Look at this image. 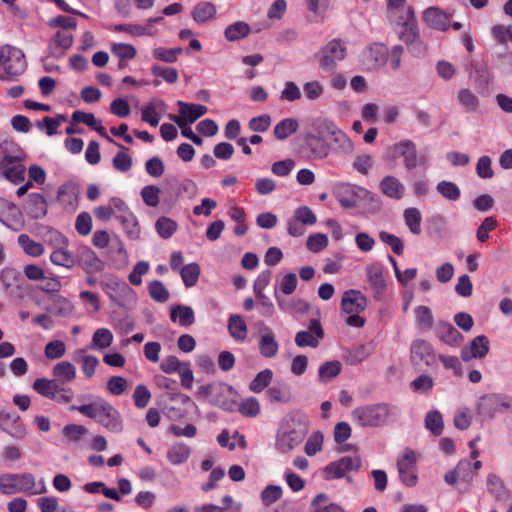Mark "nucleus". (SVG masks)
Here are the masks:
<instances>
[{
  "label": "nucleus",
  "instance_id": "2",
  "mask_svg": "<svg viewBox=\"0 0 512 512\" xmlns=\"http://www.w3.org/2000/svg\"><path fill=\"white\" fill-rule=\"evenodd\" d=\"M70 409L94 419L112 433H119L123 429L120 413L108 401L101 397H92L90 403L79 406L72 405Z\"/></svg>",
  "mask_w": 512,
  "mask_h": 512
},
{
  "label": "nucleus",
  "instance_id": "25",
  "mask_svg": "<svg viewBox=\"0 0 512 512\" xmlns=\"http://www.w3.org/2000/svg\"><path fill=\"white\" fill-rule=\"evenodd\" d=\"M489 352V339L485 335L476 336L469 345L461 349V358L464 362L472 359H483Z\"/></svg>",
  "mask_w": 512,
  "mask_h": 512
},
{
  "label": "nucleus",
  "instance_id": "21",
  "mask_svg": "<svg viewBox=\"0 0 512 512\" xmlns=\"http://www.w3.org/2000/svg\"><path fill=\"white\" fill-rule=\"evenodd\" d=\"M0 221L15 232L24 228L23 215L19 208L4 199H0Z\"/></svg>",
  "mask_w": 512,
  "mask_h": 512
},
{
  "label": "nucleus",
  "instance_id": "53",
  "mask_svg": "<svg viewBox=\"0 0 512 512\" xmlns=\"http://www.w3.org/2000/svg\"><path fill=\"white\" fill-rule=\"evenodd\" d=\"M216 13L215 6L210 2H201L193 10V18L198 23L212 19Z\"/></svg>",
  "mask_w": 512,
  "mask_h": 512
},
{
  "label": "nucleus",
  "instance_id": "32",
  "mask_svg": "<svg viewBox=\"0 0 512 512\" xmlns=\"http://www.w3.org/2000/svg\"><path fill=\"white\" fill-rule=\"evenodd\" d=\"M279 350V344L275 339L273 331L264 326L261 330V336L259 340V351L265 358H273L277 355Z\"/></svg>",
  "mask_w": 512,
  "mask_h": 512
},
{
  "label": "nucleus",
  "instance_id": "24",
  "mask_svg": "<svg viewBox=\"0 0 512 512\" xmlns=\"http://www.w3.org/2000/svg\"><path fill=\"white\" fill-rule=\"evenodd\" d=\"M63 441L70 447H84L91 437L90 431L80 424H67L62 429Z\"/></svg>",
  "mask_w": 512,
  "mask_h": 512
},
{
  "label": "nucleus",
  "instance_id": "59",
  "mask_svg": "<svg viewBox=\"0 0 512 512\" xmlns=\"http://www.w3.org/2000/svg\"><path fill=\"white\" fill-rule=\"evenodd\" d=\"M118 146L122 149V151L118 152L114 158H113V161H112V164H113V167L122 172V173H125V172H128L131 167H132V159L131 157L127 154V148L118 144Z\"/></svg>",
  "mask_w": 512,
  "mask_h": 512
},
{
  "label": "nucleus",
  "instance_id": "55",
  "mask_svg": "<svg viewBox=\"0 0 512 512\" xmlns=\"http://www.w3.org/2000/svg\"><path fill=\"white\" fill-rule=\"evenodd\" d=\"M276 282L275 290H277V293L279 294L280 291L285 295L292 294L296 290L298 284L297 277L294 273H288L282 278L277 279ZM275 292L276 291H274V293Z\"/></svg>",
  "mask_w": 512,
  "mask_h": 512
},
{
  "label": "nucleus",
  "instance_id": "10",
  "mask_svg": "<svg viewBox=\"0 0 512 512\" xmlns=\"http://www.w3.org/2000/svg\"><path fill=\"white\" fill-rule=\"evenodd\" d=\"M393 159L403 158L407 170L416 168L424 162V157H418L417 148L414 142L409 139L401 140L389 148Z\"/></svg>",
  "mask_w": 512,
  "mask_h": 512
},
{
  "label": "nucleus",
  "instance_id": "29",
  "mask_svg": "<svg viewBox=\"0 0 512 512\" xmlns=\"http://www.w3.org/2000/svg\"><path fill=\"white\" fill-rule=\"evenodd\" d=\"M79 194V185L73 181H67L58 188L57 200L64 208L74 211L78 205Z\"/></svg>",
  "mask_w": 512,
  "mask_h": 512
},
{
  "label": "nucleus",
  "instance_id": "23",
  "mask_svg": "<svg viewBox=\"0 0 512 512\" xmlns=\"http://www.w3.org/2000/svg\"><path fill=\"white\" fill-rule=\"evenodd\" d=\"M387 18L395 29H403L405 32H414L417 28L414 10L410 5L399 10L388 12Z\"/></svg>",
  "mask_w": 512,
  "mask_h": 512
},
{
  "label": "nucleus",
  "instance_id": "52",
  "mask_svg": "<svg viewBox=\"0 0 512 512\" xmlns=\"http://www.w3.org/2000/svg\"><path fill=\"white\" fill-rule=\"evenodd\" d=\"M228 330L235 340H244L247 336V326L239 315H232L229 318Z\"/></svg>",
  "mask_w": 512,
  "mask_h": 512
},
{
  "label": "nucleus",
  "instance_id": "51",
  "mask_svg": "<svg viewBox=\"0 0 512 512\" xmlns=\"http://www.w3.org/2000/svg\"><path fill=\"white\" fill-rule=\"evenodd\" d=\"M50 260L53 264L65 268H72L75 265L73 255L65 248L59 246L50 255Z\"/></svg>",
  "mask_w": 512,
  "mask_h": 512
},
{
  "label": "nucleus",
  "instance_id": "4",
  "mask_svg": "<svg viewBox=\"0 0 512 512\" xmlns=\"http://www.w3.org/2000/svg\"><path fill=\"white\" fill-rule=\"evenodd\" d=\"M318 118L312 120L308 131L304 135L303 149L307 153V157L313 160H321L326 158L331 151V144L326 140V133H321L316 128Z\"/></svg>",
  "mask_w": 512,
  "mask_h": 512
},
{
  "label": "nucleus",
  "instance_id": "18",
  "mask_svg": "<svg viewBox=\"0 0 512 512\" xmlns=\"http://www.w3.org/2000/svg\"><path fill=\"white\" fill-rule=\"evenodd\" d=\"M177 104L179 106V115H170L169 118L180 128H183L186 124L194 123L208 111V108L201 104L186 103L183 101H178Z\"/></svg>",
  "mask_w": 512,
  "mask_h": 512
},
{
  "label": "nucleus",
  "instance_id": "50",
  "mask_svg": "<svg viewBox=\"0 0 512 512\" xmlns=\"http://www.w3.org/2000/svg\"><path fill=\"white\" fill-rule=\"evenodd\" d=\"M183 49L181 47L175 48H165V47H156L152 50V55L156 60L165 62V63H175L178 59V56L182 54Z\"/></svg>",
  "mask_w": 512,
  "mask_h": 512
},
{
  "label": "nucleus",
  "instance_id": "7",
  "mask_svg": "<svg viewBox=\"0 0 512 512\" xmlns=\"http://www.w3.org/2000/svg\"><path fill=\"white\" fill-rule=\"evenodd\" d=\"M422 19L428 28L433 30L446 31L450 28L453 30H460L463 28L460 22L452 20L451 14H448L434 6L427 8L423 12Z\"/></svg>",
  "mask_w": 512,
  "mask_h": 512
},
{
  "label": "nucleus",
  "instance_id": "13",
  "mask_svg": "<svg viewBox=\"0 0 512 512\" xmlns=\"http://www.w3.org/2000/svg\"><path fill=\"white\" fill-rule=\"evenodd\" d=\"M410 357L414 365L419 367H432L437 362V355L429 342L423 339L412 341Z\"/></svg>",
  "mask_w": 512,
  "mask_h": 512
},
{
  "label": "nucleus",
  "instance_id": "6",
  "mask_svg": "<svg viewBox=\"0 0 512 512\" xmlns=\"http://www.w3.org/2000/svg\"><path fill=\"white\" fill-rule=\"evenodd\" d=\"M511 407V399L502 394L489 393L482 395L476 402V414L482 420H491L497 413Z\"/></svg>",
  "mask_w": 512,
  "mask_h": 512
},
{
  "label": "nucleus",
  "instance_id": "1",
  "mask_svg": "<svg viewBox=\"0 0 512 512\" xmlns=\"http://www.w3.org/2000/svg\"><path fill=\"white\" fill-rule=\"evenodd\" d=\"M309 431V419L300 411L288 413L281 421L277 431L275 448L286 454L296 449L306 438Z\"/></svg>",
  "mask_w": 512,
  "mask_h": 512
},
{
  "label": "nucleus",
  "instance_id": "9",
  "mask_svg": "<svg viewBox=\"0 0 512 512\" xmlns=\"http://www.w3.org/2000/svg\"><path fill=\"white\" fill-rule=\"evenodd\" d=\"M232 387L219 382L202 385L198 388L196 396L206 399L211 405L226 408L228 404V395L231 393Z\"/></svg>",
  "mask_w": 512,
  "mask_h": 512
},
{
  "label": "nucleus",
  "instance_id": "12",
  "mask_svg": "<svg viewBox=\"0 0 512 512\" xmlns=\"http://www.w3.org/2000/svg\"><path fill=\"white\" fill-rule=\"evenodd\" d=\"M0 64L12 76L20 75L26 67L22 51L10 45L0 47Z\"/></svg>",
  "mask_w": 512,
  "mask_h": 512
},
{
  "label": "nucleus",
  "instance_id": "36",
  "mask_svg": "<svg viewBox=\"0 0 512 512\" xmlns=\"http://www.w3.org/2000/svg\"><path fill=\"white\" fill-rule=\"evenodd\" d=\"M190 455V447L183 443H175L167 450V459L172 465L185 463Z\"/></svg>",
  "mask_w": 512,
  "mask_h": 512
},
{
  "label": "nucleus",
  "instance_id": "56",
  "mask_svg": "<svg viewBox=\"0 0 512 512\" xmlns=\"http://www.w3.org/2000/svg\"><path fill=\"white\" fill-rule=\"evenodd\" d=\"M436 190L444 198L450 201H457L460 198L461 192L459 187L450 181H441L437 184Z\"/></svg>",
  "mask_w": 512,
  "mask_h": 512
},
{
  "label": "nucleus",
  "instance_id": "33",
  "mask_svg": "<svg viewBox=\"0 0 512 512\" xmlns=\"http://www.w3.org/2000/svg\"><path fill=\"white\" fill-rule=\"evenodd\" d=\"M1 280L12 294L16 297H22V286L16 283L23 280V275L19 271L6 267L1 272Z\"/></svg>",
  "mask_w": 512,
  "mask_h": 512
},
{
  "label": "nucleus",
  "instance_id": "57",
  "mask_svg": "<svg viewBox=\"0 0 512 512\" xmlns=\"http://www.w3.org/2000/svg\"><path fill=\"white\" fill-rule=\"evenodd\" d=\"M400 39L407 45L409 51L414 56L424 54L425 45L419 40L418 34H401Z\"/></svg>",
  "mask_w": 512,
  "mask_h": 512
},
{
  "label": "nucleus",
  "instance_id": "5",
  "mask_svg": "<svg viewBox=\"0 0 512 512\" xmlns=\"http://www.w3.org/2000/svg\"><path fill=\"white\" fill-rule=\"evenodd\" d=\"M317 130L326 133L331 138L333 151L341 155H350L354 151V144L348 135L343 132L332 120L319 117L316 123Z\"/></svg>",
  "mask_w": 512,
  "mask_h": 512
},
{
  "label": "nucleus",
  "instance_id": "47",
  "mask_svg": "<svg viewBox=\"0 0 512 512\" xmlns=\"http://www.w3.org/2000/svg\"><path fill=\"white\" fill-rule=\"evenodd\" d=\"M375 345L372 342L365 343L352 348L348 353L350 364H358L367 359L374 351Z\"/></svg>",
  "mask_w": 512,
  "mask_h": 512
},
{
  "label": "nucleus",
  "instance_id": "30",
  "mask_svg": "<svg viewBox=\"0 0 512 512\" xmlns=\"http://www.w3.org/2000/svg\"><path fill=\"white\" fill-rule=\"evenodd\" d=\"M125 208L126 204L124 201L120 198L114 197L110 199L106 205L96 207L94 209V214L96 218L101 221H108L112 217L119 219Z\"/></svg>",
  "mask_w": 512,
  "mask_h": 512
},
{
  "label": "nucleus",
  "instance_id": "63",
  "mask_svg": "<svg viewBox=\"0 0 512 512\" xmlns=\"http://www.w3.org/2000/svg\"><path fill=\"white\" fill-rule=\"evenodd\" d=\"M425 425L426 428L429 429L434 435H440L443 431V419L440 412H429L426 415Z\"/></svg>",
  "mask_w": 512,
  "mask_h": 512
},
{
  "label": "nucleus",
  "instance_id": "38",
  "mask_svg": "<svg viewBox=\"0 0 512 512\" xmlns=\"http://www.w3.org/2000/svg\"><path fill=\"white\" fill-rule=\"evenodd\" d=\"M53 375L57 381L63 384L70 383L76 378V368L72 363L62 361L54 366Z\"/></svg>",
  "mask_w": 512,
  "mask_h": 512
},
{
  "label": "nucleus",
  "instance_id": "45",
  "mask_svg": "<svg viewBox=\"0 0 512 512\" xmlns=\"http://www.w3.org/2000/svg\"><path fill=\"white\" fill-rule=\"evenodd\" d=\"M200 272V266L195 262L184 265L179 271L181 279L187 288L197 284Z\"/></svg>",
  "mask_w": 512,
  "mask_h": 512
},
{
  "label": "nucleus",
  "instance_id": "41",
  "mask_svg": "<svg viewBox=\"0 0 512 512\" xmlns=\"http://www.w3.org/2000/svg\"><path fill=\"white\" fill-rule=\"evenodd\" d=\"M310 512H344V509L336 503L328 502V496L321 493L312 500Z\"/></svg>",
  "mask_w": 512,
  "mask_h": 512
},
{
  "label": "nucleus",
  "instance_id": "14",
  "mask_svg": "<svg viewBox=\"0 0 512 512\" xmlns=\"http://www.w3.org/2000/svg\"><path fill=\"white\" fill-rule=\"evenodd\" d=\"M34 282H37L34 284V292L37 290L47 294L42 307L46 310H50V300L53 295L61 289L59 279L54 276H46L42 268L34 266Z\"/></svg>",
  "mask_w": 512,
  "mask_h": 512
},
{
  "label": "nucleus",
  "instance_id": "34",
  "mask_svg": "<svg viewBox=\"0 0 512 512\" xmlns=\"http://www.w3.org/2000/svg\"><path fill=\"white\" fill-rule=\"evenodd\" d=\"M165 110L162 100L154 99L142 109V120L156 127L161 119V113Z\"/></svg>",
  "mask_w": 512,
  "mask_h": 512
},
{
  "label": "nucleus",
  "instance_id": "62",
  "mask_svg": "<svg viewBox=\"0 0 512 512\" xmlns=\"http://www.w3.org/2000/svg\"><path fill=\"white\" fill-rule=\"evenodd\" d=\"M155 228H156L157 233L162 238L167 239V238H170L174 234V232L176 231V228H177V224L175 221H173L170 218L161 217L157 220V222L155 224Z\"/></svg>",
  "mask_w": 512,
  "mask_h": 512
},
{
  "label": "nucleus",
  "instance_id": "54",
  "mask_svg": "<svg viewBox=\"0 0 512 512\" xmlns=\"http://www.w3.org/2000/svg\"><path fill=\"white\" fill-rule=\"evenodd\" d=\"M273 378V372L270 369H264L259 372L251 381L249 388L254 393H260L269 386Z\"/></svg>",
  "mask_w": 512,
  "mask_h": 512
},
{
  "label": "nucleus",
  "instance_id": "19",
  "mask_svg": "<svg viewBox=\"0 0 512 512\" xmlns=\"http://www.w3.org/2000/svg\"><path fill=\"white\" fill-rule=\"evenodd\" d=\"M388 61V48L379 43H374L362 53V62L369 71H377L383 68Z\"/></svg>",
  "mask_w": 512,
  "mask_h": 512
},
{
  "label": "nucleus",
  "instance_id": "17",
  "mask_svg": "<svg viewBox=\"0 0 512 512\" xmlns=\"http://www.w3.org/2000/svg\"><path fill=\"white\" fill-rule=\"evenodd\" d=\"M31 487L30 475L6 473L0 476V492L3 494H16L29 490Z\"/></svg>",
  "mask_w": 512,
  "mask_h": 512
},
{
  "label": "nucleus",
  "instance_id": "42",
  "mask_svg": "<svg viewBox=\"0 0 512 512\" xmlns=\"http://www.w3.org/2000/svg\"><path fill=\"white\" fill-rule=\"evenodd\" d=\"M299 127V123L294 118H285L281 120L275 127H274V136L278 140H285L290 135L294 134Z\"/></svg>",
  "mask_w": 512,
  "mask_h": 512
},
{
  "label": "nucleus",
  "instance_id": "61",
  "mask_svg": "<svg viewBox=\"0 0 512 512\" xmlns=\"http://www.w3.org/2000/svg\"><path fill=\"white\" fill-rule=\"evenodd\" d=\"M342 365L339 361H329L319 367L318 374L322 381L336 377L341 372Z\"/></svg>",
  "mask_w": 512,
  "mask_h": 512
},
{
  "label": "nucleus",
  "instance_id": "64",
  "mask_svg": "<svg viewBox=\"0 0 512 512\" xmlns=\"http://www.w3.org/2000/svg\"><path fill=\"white\" fill-rule=\"evenodd\" d=\"M150 296L157 302L164 303L169 299V291L159 280H154L149 284Z\"/></svg>",
  "mask_w": 512,
  "mask_h": 512
},
{
  "label": "nucleus",
  "instance_id": "35",
  "mask_svg": "<svg viewBox=\"0 0 512 512\" xmlns=\"http://www.w3.org/2000/svg\"><path fill=\"white\" fill-rule=\"evenodd\" d=\"M170 318L173 322H178L183 327L190 326L195 322L193 309L190 306L181 304L171 308Z\"/></svg>",
  "mask_w": 512,
  "mask_h": 512
},
{
  "label": "nucleus",
  "instance_id": "27",
  "mask_svg": "<svg viewBox=\"0 0 512 512\" xmlns=\"http://www.w3.org/2000/svg\"><path fill=\"white\" fill-rule=\"evenodd\" d=\"M78 262L87 274H94L103 271L104 262L89 247L83 246L78 250Z\"/></svg>",
  "mask_w": 512,
  "mask_h": 512
},
{
  "label": "nucleus",
  "instance_id": "39",
  "mask_svg": "<svg viewBox=\"0 0 512 512\" xmlns=\"http://www.w3.org/2000/svg\"><path fill=\"white\" fill-rule=\"evenodd\" d=\"M439 338L445 344L457 347L463 340L462 334L450 323H443L439 328Z\"/></svg>",
  "mask_w": 512,
  "mask_h": 512
},
{
  "label": "nucleus",
  "instance_id": "20",
  "mask_svg": "<svg viewBox=\"0 0 512 512\" xmlns=\"http://www.w3.org/2000/svg\"><path fill=\"white\" fill-rule=\"evenodd\" d=\"M20 154L5 155L0 162L1 174L9 181L19 183L24 180L25 167Z\"/></svg>",
  "mask_w": 512,
  "mask_h": 512
},
{
  "label": "nucleus",
  "instance_id": "37",
  "mask_svg": "<svg viewBox=\"0 0 512 512\" xmlns=\"http://www.w3.org/2000/svg\"><path fill=\"white\" fill-rule=\"evenodd\" d=\"M118 220L120 221L121 225L123 226V229L130 238L136 239L139 237L140 227L138 221L135 215L129 210L127 206L120 215V218Z\"/></svg>",
  "mask_w": 512,
  "mask_h": 512
},
{
  "label": "nucleus",
  "instance_id": "8",
  "mask_svg": "<svg viewBox=\"0 0 512 512\" xmlns=\"http://www.w3.org/2000/svg\"><path fill=\"white\" fill-rule=\"evenodd\" d=\"M335 196L343 208H353L359 199H373L374 194L367 189L351 184H340L334 190Z\"/></svg>",
  "mask_w": 512,
  "mask_h": 512
},
{
  "label": "nucleus",
  "instance_id": "22",
  "mask_svg": "<svg viewBox=\"0 0 512 512\" xmlns=\"http://www.w3.org/2000/svg\"><path fill=\"white\" fill-rule=\"evenodd\" d=\"M324 337V331L319 320L312 319L309 323L308 330L299 331L295 336V343L298 347L316 348L319 341Z\"/></svg>",
  "mask_w": 512,
  "mask_h": 512
},
{
  "label": "nucleus",
  "instance_id": "58",
  "mask_svg": "<svg viewBox=\"0 0 512 512\" xmlns=\"http://www.w3.org/2000/svg\"><path fill=\"white\" fill-rule=\"evenodd\" d=\"M37 234L42 236L45 243L55 247L61 246L66 241L65 237L60 232L48 227L38 228Z\"/></svg>",
  "mask_w": 512,
  "mask_h": 512
},
{
  "label": "nucleus",
  "instance_id": "40",
  "mask_svg": "<svg viewBox=\"0 0 512 512\" xmlns=\"http://www.w3.org/2000/svg\"><path fill=\"white\" fill-rule=\"evenodd\" d=\"M403 218L409 231L414 235L421 233L422 214L418 208L409 207L404 210Z\"/></svg>",
  "mask_w": 512,
  "mask_h": 512
},
{
  "label": "nucleus",
  "instance_id": "28",
  "mask_svg": "<svg viewBox=\"0 0 512 512\" xmlns=\"http://www.w3.org/2000/svg\"><path fill=\"white\" fill-rule=\"evenodd\" d=\"M366 280L374 293V297L379 299L386 289V280L383 269L378 264H368L365 267Z\"/></svg>",
  "mask_w": 512,
  "mask_h": 512
},
{
  "label": "nucleus",
  "instance_id": "49",
  "mask_svg": "<svg viewBox=\"0 0 512 512\" xmlns=\"http://www.w3.org/2000/svg\"><path fill=\"white\" fill-rule=\"evenodd\" d=\"M415 320L418 327L423 331H428L433 326V315L432 311L427 306H417L414 309Z\"/></svg>",
  "mask_w": 512,
  "mask_h": 512
},
{
  "label": "nucleus",
  "instance_id": "46",
  "mask_svg": "<svg viewBox=\"0 0 512 512\" xmlns=\"http://www.w3.org/2000/svg\"><path fill=\"white\" fill-rule=\"evenodd\" d=\"M275 299L279 308L288 313H297L303 312L308 309V304L302 300L289 299L286 300L282 298L277 291L274 293Z\"/></svg>",
  "mask_w": 512,
  "mask_h": 512
},
{
  "label": "nucleus",
  "instance_id": "16",
  "mask_svg": "<svg viewBox=\"0 0 512 512\" xmlns=\"http://www.w3.org/2000/svg\"><path fill=\"white\" fill-rule=\"evenodd\" d=\"M320 59V66L325 71H332L336 67L337 61L346 57V46L339 38L331 40L323 49Z\"/></svg>",
  "mask_w": 512,
  "mask_h": 512
},
{
  "label": "nucleus",
  "instance_id": "44",
  "mask_svg": "<svg viewBox=\"0 0 512 512\" xmlns=\"http://www.w3.org/2000/svg\"><path fill=\"white\" fill-rule=\"evenodd\" d=\"M457 100L466 112H475L479 107L478 97L467 88H462L458 91Z\"/></svg>",
  "mask_w": 512,
  "mask_h": 512
},
{
  "label": "nucleus",
  "instance_id": "60",
  "mask_svg": "<svg viewBox=\"0 0 512 512\" xmlns=\"http://www.w3.org/2000/svg\"><path fill=\"white\" fill-rule=\"evenodd\" d=\"M323 446V434L320 431H314L307 439L305 443V453L308 456H314L322 450Z\"/></svg>",
  "mask_w": 512,
  "mask_h": 512
},
{
  "label": "nucleus",
  "instance_id": "11",
  "mask_svg": "<svg viewBox=\"0 0 512 512\" xmlns=\"http://www.w3.org/2000/svg\"><path fill=\"white\" fill-rule=\"evenodd\" d=\"M416 463V453L409 448H406L397 460L399 478L408 487H413L417 484Z\"/></svg>",
  "mask_w": 512,
  "mask_h": 512
},
{
  "label": "nucleus",
  "instance_id": "26",
  "mask_svg": "<svg viewBox=\"0 0 512 512\" xmlns=\"http://www.w3.org/2000/svg\"><path fill=\"white\" fill-rule=\"evenodd\" d=\"M366 306L367 298L361 291L350 289L344 292L341 300V308L344 313H361Z\"/></svg>",
  "mask_w": 512,
  "mask_h": 512
},
{
  "label": "nucleus",
  "instance_id": "15",
  "mask_svg": "<svg viewBox=\"0 0 512 512\" xmlns=\"http://www.w3.org/2000/svg\"><path fill=\"white\" fill-rule=\"evenodd\" d=\"M360 467L361 459L359 456H345L327 465L323 470V477L325 480L339 479L344 477L346 473L358 470Z\"/></svg>",
  "mask_w": 512,
  "mask_h": 512
},
{
  "label": "nucleus",
  "instance_id": "3",
  "mask_svg": "<svg viewBox=\"0 0 512 512\" xmlns=\"http://www.w3.org/2000/svg\"><path fill=\"white\" fill-rule=\"evenodd\" d=\"M351 416L353 422L360 427H380L390 419H396L399 416V410L395 406L378 403L357 407L352 411Z\"/></svg>",
  "mask_w": 512,
  "mask_h": 512
},
{
  "label": "nucleus",
  "instance_id": "48",
  "mask_svg": "<svg viewBox=\"0 0 512 512\" xmlns=\"http://www.w3.org/2000/svg\"><path fill=\"white\" fill-rule=\"evenodd\" d=\"M113 342V334L107 328L97 329L92 337L91 348L103 350L108 348Z\"/></svg>",
  "mask_w": 512,
  "mask_h": 512
},
{
  "label": "nucleus",
  "instance_id": "43",
  "mask_svg": "<svg viewBox=\"0 0 512 512\" xmlns=\"http://www.w3.org/2000/svg\"><path fill=\"white\" fill-rule=\"evenodd\" d=\"M73 38L71 34H55L50 41V50L52 55L59 57L71 47Z\"/></svg>",
  "mask_w": 512,
  "mask_h": 512
},
{
  "label": "nucleus",
  "instance_id": "31",
  "mask_svg": "<svg viewBox=\"0 0 512 512\" xmlns=\"http://www.w3.org/2000/svg\"><path fill=\"white\" fill-rule=\"evenodd\" d=\"M379 189L383 195L390 199L400 200L403 198L406 188L395 176L387 175L379 183Z\"/></svg>",
  "mask_w": 512,
  "mask_h": 512
}]
</instances>
